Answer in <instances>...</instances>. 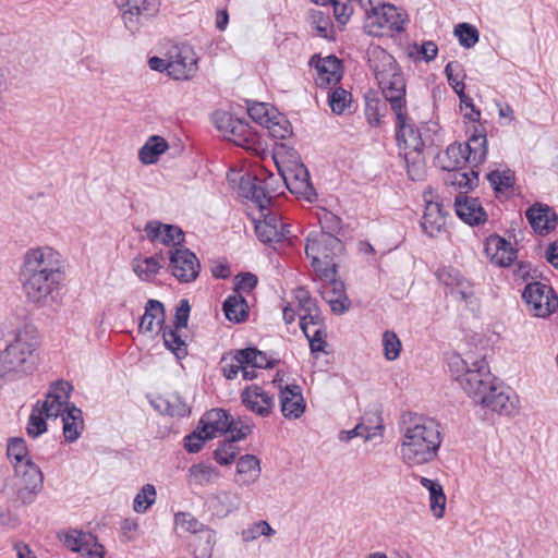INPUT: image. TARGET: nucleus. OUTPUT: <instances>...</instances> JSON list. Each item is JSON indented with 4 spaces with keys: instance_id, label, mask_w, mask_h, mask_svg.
Listing matches in <instances>:
<instances>
[{
    "instance_id": "1",
    "label": "nucleus",
    "mask_w": 558,
    "mask_h": 558,
    "mask_svg": "<svg viewBox=\"0 0 558 558\" xmlns=\"http://www.w3.org/2000/svg\"><path fill=\"white\" fill-rule=\"evenodd\" d=\"M400 452L409 465H421L433 461L442 442L440 424L434 418L408 412L402 415Z\"/></svg>"
},
{
    "instance_id": "2",
    "label": "nucleus",
    "mask_w": 558,
    "mask_h": 558,
    "mask_svg": "<svg viewBox=\"0 0 558 558\" xmlns=\"http://www.w3.org/2000/svg\"><path fill=\"white\" fill-rule=\"evenodd\" d=\"M4 342V349L0 350V371L3 377L15 380L31 374L36 363L34 353L39 345L36 327L24 324L9 332Z\"/></svg>"
},
{
    "instance_id": "3",
    "label": "nucleus",
    "mask_w": 558,
    "mask_h": 558,
    "mask_svg": "<svg viewBox=\"0 0 558 558\" xmlns=\"http://www.w3.org/2000/svg\"><path fill=\"white\" fill-rule=\"evenodd\" d=\"M371 69L389 102L391 110L398 111L407 108V84L402 69L390 53L380 47L372 50L369 58Z\"/></svg>"
},
{
    "instance_id": "4",
    "label": "nucleus",
    "mask_w": 558,
    "mask_h": 558,
    "mask_svg": "<svg viewBox=\"0 0 558 558\" xmlns=\"http://www.w3.org/2000/svg\"><path fill=\"white\" fill-rule=\"evenodd\" d=\"M344 251L343 242L337 235L312 231L306 236L305 255L319 278H329L338 274L336 258Z\"/></svg>"
},
{
    "instance_id": "5",
    "label": "nucleus",
    "mask_w": 558,
    "mask_h": 558,
    "mask_svg": "<svg viewBox=\"0 0 558 558\" xmlns=\"http://www.w3.org/2000/svg\"><path fill=\"white\" fill-rule=\"evenodd\" d=\"M470 397L483 407L502 415L511 414L514 409L512 400L515 396L512 390L499 383L492 373L488 378L483 379V386L478 387V391L474 389Z\"/></svg>"
},
{
    "instance_id": "6",
    "label": "nucleus",
    "mask_w": 558,
    "mask_h": 558,
    "mask_svg": "<svg viewBox=\"0 0 558 558\" xmlns=\"http://www.w3.org/2000/svg\"><path fill=\"white\" fill-rule=\"evenodd\" d=\"M448 366L451 376L459 381L469 396L474 392V389L478 391V387L483 386V379L490 376L485 356L469 362L460 355H454L449 360Z\"/></svg>"
},
{
    "instance_id": "7",
    "label": "nucleus",
    "mask_w": 558,
    "mask_h": 558,
    "mask_svg": "<svg viewBox=\"0 0 558 558\" xmlns=\"http://www.w3.org/2000/svg\"><path fill=\"white\" fill-rule=\"evenodd\" d=\"M521 296L536 317L547 318L558 310L557 292L541 281L526 282Z\"/></svg>"
},
{
    "instance_id": "8",
    "label": "nucleus",
    "mask_w": 558,
    "mask_h": 558,
    "mask_svg": "<svg viewBox=\"0 0 558 558\" xmlns=\"http://www.w3.org/2000/svg\"><path fill=\"white\" fill-rule=\"evenodd\" d=\"M62 264L59 254L50 247L31 248L23 259L20 271L48 275L53 281L54 277L63 278Z\"/></svg>"
},
{
    "instance_id": "9",
    "label": "nucleus",
    "mask_w": 558,
    "mask_h": 558,
    "mask_svg": "<svg viewBox=\"0 0 558 558\" xmlns=\"http://www.w3.org/2000/svg\"><path fill=\"white\" fill-rule=\"evenodd\" d=\"M122 12L125 27L134 34L154 17L160 8L159 0H116Z\"/></svg>"
},
{
    "instance_id": "10",
    "label": "nucleus",
    "mask_w": 558,
    "mask_h": 558,
    "mask_svg": "<svg viewBox=\"0 0 558 558\" xmlns=\"http://www.w3.org/2000/svg\"><path fill=\"white\" fill-rule=\"evenodd\" d=\"M167 254L171 275L179 282L190 283L196 280L201 271V263L195 253L184 246L169 250Z\"/></svg>"
},
{
    "instance_id": "11",
    "label": "nucleus",
    "mask_w": 558,
    "mask_h": 558,
    "mask_svg": "<svg viewBox=\"0 0 558 558\" xmlns=\"http://www.w3.org/2000/svg\"><path fill=\"white\" fill-rule=\"evenodd\" d=\"M20 280L28 301L44 305L48 296L52 298L54 291L59 290L63 278L54 277L52 281L48 275L20 271Z\"/></svg>"
},
{
    "instance_id": "12",
    "label": "nucleus",
    "mask_w": 558,
    "mask_h": 558,
    "mask_svg": "<svg viewBox=\"0 0 558 558\" xmlns=\"http://www.w3.org/2000/svg\"><path fill=\"white\" fill-rule=\"evenodd\" d=\"M226 138L252 155L263 156L266 154V142L245 119L238 118Z\"/></svg>"
},
{
    "instance_id": "13",
    "label": "nucleus",
    "mask_w": 558,
    "mask_h": 558,
    "mask_svg": "<svg viewBox=\"0 0 558 558\" xmlns=\"http://www.w3.org/2000/svg\"><path fill=\"white\" fill-rule=\"evenodd\" d=\"M308 65L317 71L315 83L319 88L337 85L343 77V64L336 54L320 57L315 53L311 57Z\"/></svg>"
},
{
    "instance_id": "14",
    "label": "nucleus",
    "mask_w": 558,
    "mask_h": 558,
    "mask_svg": "<svg viewBox=\"0 0 558 558\" xmlns=\"http://www.w3.org/2000/svg\"><path fill=\"white\" fill-rule=\"evenodd\" d=\"M396 113V142L400 149H424L425 143L421 132L409 117L407 108L395 111Z\"/></svg>"
},
{
    "instance_id": "15",
    "label": "nucleus",
    "mask_w": 558,
    "mask_h": 558,
    "mask_svg": "<svg viewBox=\"0 0 558 558\" xmlns=\"http://www.w3.org/2000/svg\"><path fill=\"white\" fill-rule=\"evenodd\" d=\"M144 232L151 243L158 242L165 246L184 247L185 233L177 225L149 220L144 226Z\"/></svg>"
},
{
    "instance_id": "16",
    "label": "nucleus",
    "mask_w": 558,
    "mask_h": 558,
    "mask_svg": "<svg viewBox=\"0 0 558 558\" xmlns=\"http://www.w3.org/2000/svg\"><path fill=\"white\" fill-rule=\"evenodd\" d=\"M453 205L457 217L471 227H477L487 221V213L477 197L459 193L454 197Z\"/></svg>"
},
{
    "instance_id": "17",
    "label": "nucleus",
    "mask_w": 558,
    "mask_h": 558,
    "mask_svg": "<svg viewBox=\"0 0 558 558\" xmlns=\"http://www.w3.org/2000/svg\"><path fill=\"white\" fill-rule=\"evenodd\" d=\"M240 397L242 404L260 417H268L275 409L274 396L256 384L247 386Z\"/></svg>"
},
{
    "instance_id": "18",
    "label": "nucleus",
    "mask_w": 558,
    "mask_h": 558,
    "mask_svg": "<svg viewBox=\"0 0 558 558\" xmlns=\"http://www.w3.org/2000/svg\"><path fill=\"white\" fill-rule=\"evenodd\" d=\"M463 162L469 163L471 167L478 169V167L486 160L488 147L486 130L483 125H473L472 133L469 138L463 143Z\"/></svg>"
},
{
    "instance_id": "19",
    "label": "nucleus",
    "mask_w": 558,
    "mask_h": 558,
    "mask_svg": "<svg viewBox=\"0 0 558 558\" xmlns=\"http://www.w3.org/2000/svg\"><path fill=\"white\" fill-rule=\"evenodd\" d=\"M196 64L197 59L190 46L174 47L169 54V76L174 80L189 78L195 72Z\"/></svg>"
},
{
    "instance_id": "20",
    "label": "nucleus",
    "mask_w": 558,
    "mask_h": 558,
    "mask_svg": "<svg viewBox=\"0 0 558 558\" xmlns=\"http://www.w3.org/2000/svg\"><path fill=\"white\" fill-rule=\"evenodd\" d=\"M484 251L490 262L499 267L510 266L518 257V251L510 241L496 233L486 239Z\"/></svg>"
},
{
    "instance_id": "21",
    "label": "nucleus",
    "mask_w": 558,
    "mask_h": 558,
    "mask_svg": "<svg viewBox=\"0 0 558 558\" xmlns=\"http://www.w3.org/2000/svg\"><path fill=\"white\" fill-rule=\"evenodd\" d=\"M525 217L532 229L539 235H546L556 229L558 216L546 204L535 203L527 207Z\"/></svg>"
},
{
    "instance_id": "22",
    "label": "nucleus",
    "mask_w": 558,
    "mask_h": 558,
    "mask_svg": "<svg viewBox=\"0 0 558 558\" xmlns=\"http://www.w3.org/2000/svg\"><path fill=\"white\" fill-rule=\"evenodd\" d=\"M439 166L441 170L447 172L444 177L445 184L464 190L463 193L465 194L478 185V169L471 167L468 171L465 168H453L452 165H445L441 159H439Z\"/></svg>"
},
{
    "instance_id": "23",
    "label": "nucleus",
    "mask_w": 558,
    "mask_h": 558,
    "mask_svg": "<svg viewBox=\"0 0 558 558\" xmlns=\"http://www.w3.org/2000/svg\"><path fill=\"white\" fill-rule=\"evenodd\" d=\"M202 428L213 434V438L217 435H227L235 429V420L229 411L220 408L211 409L203 414L199 420Z\"/></svg>"
},
{
    "instance_id": "24",
    "label": "nucleus",
    "mask_w": 558,
    "mask_h": 558,
    "mask_svg": "<svg viewBox=\"0 0 558 558\" xmlns=\"http://www.w3.org/2000/svg\"><path fill=\"white\" fill-rule=\"evenodd\" d=\"M280 410L282 415L288 418H299L305 412V401L302 395V389L299 385H286L281 388L279 395Z\"/></svg>"
},
{
    "instance_id": "25",
    "label": "nucleus",
    "mask_w": 558,
    "mask_h": 558,
    "mask_svg": "<svg viewBox=\"0 0 558 558\" xmlns=\"http://www.w3.org/2000/svg\"><path fill=\"white\" fill-rule=\"evenodd\" d=\"M372 25L379 28H388L397 33L404 31L405 21L398 12L397 8L390 3H384L380 7L373 8L372 13L367 14Z\"/></svg>"
},
{
    "instance_id": "26",
    "label": "nucleus",
    "mask_w": 558,
    "mask_h": 558,
    "mask_svg": "<svg viewBox=\"0 0 558 558\" xmlns=\"http://www.w3.org/2000/svg\"><path fill=\"white\" fill-rule=\"evenodd\" d=\"M63 388L65 389V391L68 390V392H71L73 389V386L68 381L57 380L50 386V388L46 395V399L43 401H40V400L37 401L36 404H39V410H41L46 416H50V417H58L59 415L62 416L64 407L66 405V403L69 401L62 399V395H57L54 391L63 390Z\"/></svg>"
},
{
    "instance_id": "27",
    "label": "nucleus",
    "mask_w": 558,
    "mask_h": 558,
    "mask_svg": "<svg viewBox=\"0 0 558 558\" xmlns=\"http://www.w3.org/2000/svg\"><path fill=\"white\" fill-rule=\"evenodd\" d=\"M263 220L255 223V234L257 239L264 244L279 243L284 239V233L279 230L280 218L272 213L267 210L262 214Z\"/></svg>"
},
{
    "instance_id": "28",
    "label": "nucleus",
    "mask_w": 558,
    "mask_h": 558,
    "mask_svg": "<svg viewBox=\"0 0 558 558\" xmlns=\"http://www.w3.org/2000/svg\"><path fill=\"white\" fill-rule=\"evenodd\" d=\"M82 410L74 403L68 402L62 413L63 436L66 442L76 441L84 428Z\"/></svg>"
},
{
    "instance_id": "29",
    "label": "nucleus",
    "mask_w": 558,
    "mask_h": 558,
    "mask_svg": "<svg viewBox=\"0 0 558 558\" xmlns=\"http://www.w3.org/2000/svg\"><path fill=\"white\" fill-rule=\"evenodd\" d=\"M240 496L232 492H219L208 497V510L217 518H226L240 506Z\"/></svg>"
},
{
    "instance_id": "30",
    "label": "nucleus",
    "mask_w": 558,
    "mask_h": 558,
    "mask_svg": "<svg viewBox=\"0 0 558 558\" xmlns=\"http://www.w3.org/2000/svg\"><path fill=\"white\" fill-rule=\"evenodd\" d=\"M283 179L292 194L303 195L307 201H311L308 194H315L310 172L303 163L295 166L291 177H283Z\"/></svg>"
},
{
    "instance_id": "31",
    "label": "nucleus",
    "mask_w": 558,
    "mask_h": 558,
    "mask_svg": "<svg viewBox=\"0 0 558 558\" xmlns=\"http://www.w3.org/2000/svg\"><path fill=\"white\" fill-rule=\"evenodd\" d=\"M144 315L138 324L140 332H151L154 330V320L158 318L159 331L166 326V310L162 302L149 299L144 308Z\"/></svg>"
},
{
    "instance_id": "32",
    "label": "nucleus",
    "mask_w": 558,
    "mask_h": 558,
    "mask_svg": "<svg viewBox=\"0 0 558 558\" xmlns=\"http://www.w3.org/2000/svg\"><path fill=\"white\" fill-rule=\"evenodd\" d=\"M222 312L229 322L241 324L248 318L250 307L241 293H233L223 301Z\"/></svg>"
},
{
    "instance_id": "33",
    "label": "nucleus",
    "mask_w": 558,
    "mask_h": 558,
    "mask_svg": "<svg viewBox=\"0 0 558 558\" xmlns=\"http://www.w3.org/2000/svg\"><path fill=\"white\" fill-rule=\"evenodd\" d=\"M238 483L247 486L256 482L260 475V460L254 454H244L236 462Z\"/></svg>"
},
{
    "instance_id": "34",
    "label": "nucleus",
    "mask_w": 558,
    "mask_h": 558,
    "mask_svg": "<svg viewBox=\"0 0 558 558\" xmlns=\"http://www.w3.org/2000/svg\"><path fill=\"white\" fill-rule=\"evenodd\" d=\"M15 473L21 476L20 486L32 487L33 489H43L44 475L40 468L26 459L24 463L14 464Z\"/></svg>"
},
{
    "instance_id": "35",
    "label": "nucleus",
    "mask_w": 558,
    "mask_h": 558,
    "mask_svg": "<svg viewBox=\"0 0 558 558\" xmlns=\"http://www.w3.org/2000/svg\"><path fill=\"white\" fill-rule=\"evenodd\" d=\"M169 145L160 135H151L138 150V159L143 165H154L158 161Z\"/></svg>"
},
{
    "instance_id": "36",
    "label": "nucleus",
    "mask_w": 558,
    "mask_h": 558,
    "mask_svg": "<svg viewBox=\"0 0 558 558\" xmlns=\"http://www.w3.org/2000/svg\"><path fill=\"white\" fill-rule=\"evenodd\" d=\"M182 329L165 326L160 332L162 335L163 344L178 360H182L187 355V344L182 339Z\"/></svg>"
},
{
    "instance_id": "37",
    "label": "nucleus",
    "mask_w": 558,
    "mask_h": 558,
    "mask_svg": "<svg viewBox=\"0 0 558 558\" xmlns=\"http://www.w3.org/2000/svg\"><path fill=\"white\" fill-rule=\"evenodd\" d=\"M219 471L213 464L199 462L189 469L190 482L197 486H205L219 477Z\"/></svg>"
},
{
    "instance_id": "38",
    "label": "nucleus",
    "mask_w": 558,
    "mask_h": 558,
    "mask_svg": "<svg viewBox=\"0 0 558 558\" xmlns=\"http://www.w3.org/2000/svg\"><path fill=\"white\" fill-rule=\"evenodd\" d=\"M486 179L496 195L504 194L505 191L512 189L515 183L514 172L510 169L502 171L498 169L492 170L486 174Z\"/></svg>"
},
{
    "instance_id": "39",
    "label": "nucleus",
    "mask_w": 558,
    "mask_h": 558,
    "mask_svg": "<svg viewBox=\"0 0 558 558\" xmlns=\"http://www.w3.org/2000/svg\"><path fill=\"white\" fill-rule=\"evenodd\" d=\"M308 23L316 31L317 36L333 40L332 23L327 13L320 10L312 9L308 13Z\"/></svg>"
},
{
    "instance_id": "40",
    "label": "nucleus",
    "mask_w": 558,
    "mask_h": 558,
    "mask_svg": "<svg viewBox=\"0 0 558 558\" xmlns=\"http://www.w3.org/2000/svg\"><path fill=\"white\" fill-rule=\"evenodd\" d=\"M423 150L414 151V149H411V151L404 154L408 175L412 181H420L424 178L425 158Z\"/></svg>"
},
{
    "instance_id": "41",
    "label": "nucleus",
    "mask_w": 558,
    "mask_h": 558,
    "mask_svg": "<svg viewBox=\"0 0 558 558\" xmlns=\"http://www.w3.org/2000/svg\"><path fill=\"white\" fill-rule=\"evenodd\" d=\"M453 34L458 38L460 46L465 49L473 48L480 40L478 29L466 22L457 24L453 28Z\"/></svg>"
},
{
    "instance_id": "42",
    "label": "nucleus",
    "mask_w": 558,
    "mask_h": 558,
    "mask_svg": "<svg viewBox=\"0 0 558 558\" xmlns=\"http://www.w3.org/2000/svg\"><path fill=\"white\" fill-rule=\"evenodd\" d=\"M211 439L213 434L208 435L198 422L196 428L183 438V447L189 453H197L203 449L206 441Z\"/></svg>"
},
{
    "instance_id": "43",
    "label": "nucleus",
    "mask_w": 558,
    "mask_h": 558,
    "mask_svg": "<svg viewBox=\"0 0 558 558\" xmlns=\"http://www.w3.org/2000/svg\"><path fill=\"white\" fill-rule=\"evenodd\" d=\"M88 542H95V535L90 532L84 533L77 530H71L64 534L63 545L73 553L82 555L84 546Z\"/></svg>"
},
{
    "instance_id": "44",
    "label": "nucleus",
    "mask_w": 558,
    "mask_h": 558,
    "mask_svg": "<svg viewBox=\"0 0 558 558\" xmlns=\"http://www.w3.org/2000/svg\"><path fill=\"white\" fill-rule=\"evenodd\" d=\"M48 418H50V416H46L44 412L39 410V404H35L28 417L26 427L27 435L32 438H37L46 433Z\"/></svg>"
},
{
    "instance_id": "45",
    "label": "nucleus",
    "mask_w": 558,
    "mask_h": 558,
    "mask_svg": "<svg viewBox=\"0 0 558 558\" xmlns=\"http://www.w3.org/2000/svg\"><path fill=\"white\" fill-rule=\"evenodd\" d=\"M156 488L153 484H145L133 500V509L137 513L146 512L156 501Z\"/></svg>"
},
{
    "instance_id": "46",
    "label": "nucleus",
    "mask_w": 558,
    "mask_h": 558,
    "mask_svg": "<svg viewBox=\"0 0 558 558\" xmlns=\"http://www.w3.org/2000/svg\"><path fill=\"white\" fill-rule=\"evenodd\" d=\"M352 94L343 87H337L328 95V104L333 113L341 114L350 108Z\"/></svg>"
},
{
    "instance_id": "47",
    "label": "nucleus",
    "mask_w": 558,
    "mask_h": 558,
    "mask_svg": "<svg viewBox=\"0 0 558 558\" xmlns=\"http://www.w3.org/2000/svg\"><path fill=\"white\" fill-rule=\"evenodd\" d=\"M266 128L275 138L286 140L292 135V125L287 117L280 112L272 114V121L267 123Z\"/></svg>"
},
{
    "instance_id": "48",
    "label": "nucleus",
    "mask_w": 558,
    "mask_h": 558,
    "mask_svg": "<svg viewBox=\"0 0 558 558\" xmlns=\"http://www.w3.org/2000/svg\"><path fill=\"white\" fill-rule=\"evenodd\" d=\"M277 109L269 108L265 102H253L247 107L248 117L257 124L266 126L267 123L272 121V114H276Z\"/></svg>"
},
{
    "instance_id": "49",
    "label": "nucleus",
    "mask_w": 558,
    "mask_h": 558,
    "mask_svg": "<svg viewBox=\"0 0 558 558\" xmlns=\"http://www.w3.org/2000/svg\"><path fill=\"white\" fill-rule=\"evenodd\" d=\"M373 429L374 432H371L372 428L369 426L365 425L364 423H359L354 428L350 430H341L338 438L340 441L344 442L350 441L354 437H362L364 440H369L372 437L376 436V430L384 429L383 423L379 422Z\"/></svg>"
},
{
    "instance_id": "50",
    "label": "nucleus",
    "mask_w": 558,
    "mask_h": 558,
    "mask_svg": "<svg viewBox=\"0 0 558 558\" xmlns=\"http://www.w3.org/2000/svg\"><path fill=\"white\" fill-rule=\"evenodd\" d=\"M302 312L303 314H300V328L303 331L304 336H307V328L310 324L315 326L325 325L324 317L322 315L317 301L313 303V305L307 306Z\"/></svg>"
},
{
    "instance_id": "51",
    "label": "nucleus",
    "mask_w": 558,
    "mask_h": 558,
    "mask_svg": "<svg viewBox=\"0 0 558 558\" xmlns=\"http://www.w3.org/2000/svg\"><path fill=\"white\" fill-rule=\"evenodd\" d=\"M174 522L178 526L183 529L186 532H190L192 534H197L201 532H208L211 531L202 522H199L192 513L190 512H178L174 515Z\"/></svg>"
},
{
    "instance_id": "52",
    "label": "nucleus",
    "mask_w": 558,
    "mask_h": 558,
    "mask_svg": "<svg viewBox=\"0 0 558 558\" xmlns=\"http://www.w3.org/2000/svg\"><path fill=\"white\" fill-rule=\"evenodd\" d=\"M444 226V216L436 215L435 213L425 209L421 220V227L424 233L430 238H434L442 230Z\"/></svg>"
},
{
    "instance_id": "53",
    "label": "nucleus",
    "mask_w": 558,
    "mask_h": 558,
    "mask_svg": "<svg viewBox=\"0 0 558 558\" xmlns=\"http://www.w3.org/2000/svg\"><path fill=\"white\" fill-rule=\"evenodd\" d=\"M463 144L454 142L447 147L444 157L438 156L437 159H441L445 165H452L453 168H465Z\"/></svg>"
},
{
    "instance_id": "54",
    "label": "nucleus",
    "mask_w": 558,
    "mask_h": 558,
    "mask_svg": "<svg viewBox=\"0 0 558 558\" xmlns=\"http://www.w3.org/2000/svg\"><path fill=\"white\" fill-rule=\"evenodd\" d=\"M272 534H275V530L265 520L255 522L252 525H250L247 529H244L241 532L242 539H243V542H246V543L255 541L262 535L270 536Z\"/></svg>"
},
{
    "instance_id": "55",
    "label": "nucleus",
    "mask_w": 558,
    "mask_h": 558,
    "mask_svg": "<svg viewBox=\"0 0 558 558\" xmlns=\"http://www.w3.org/2000/svg\"><path fill=\"white\" fill-rule=\"evenodd\" d=\"M444 72L449 85L457 95H459L461 92H464L465 84L462 81H459L460 74L463 73L461 63L458 61H450L446 64Z\"/></svg>"
},
{
    "instance_id": "56",
    "label": "nucleus",
    "mask_w": 558,
    "mask_h": 558,
    "mask_svg": "<svg viewBox=\"0 0 558 558\" xmlns=\"http://www.w3.org/2000/svg\"><path fill=\"white\" fill-rule=\"evenodd\" d=\"M436 277L442 284L451 287L452 289L464 284V280H466L460 270L451 266L439 268L436 271Z\"/></svg>"
},
{
    "instance_id": "57",
    "label": "nucleus",
    "mask_w": 558,
    "mask_h": 558,
    "mask_svg": "<svg viewBox=\"0 0 558 558\" xmlns=\"http://www.w3.org/2000/svg\"><path fill=\"white\" fill-rule=\"evenodd\" d=\"M27 447L25 440L20 437L10 438L7 447V454L9 459L15 461V464L24 463L27 459Z\"/></svg>"
},
{
    "instance_id": "58",
    "label": "nucleus",
    "mask_w": 558,
    "mask_h": 558,
    "mask_svg": "<svg viewBox=\"0 0 558 558\" xmlns=\"http://www.w3.org/2000/svg\"><path fill=\"white\" fill-rule=\"evenodd\" d=\"M258 284V278L250 271L239 272L234 277V293H251Z\"/></svg>"
},
{
    "instance_id": "59",
    "label": "nucleus",
    "mask_w": 558,
    "mask_h": 558,
    "mask_svg": "<svg viewBox=\"0 0 558 558\" xmlns=\"http://www.w3.org/2000/svg\"><path fill=\"white\" fill-rule=\"evenodd\" d=\"M383 345L388 361H393L400 355L401 341L393 331L386 330L383 333Z\"/></svg>"
},
{
    "instance_id": "60",
    "label": "nucleus",
    "mask_w": 558,
    "mask_h": 558,
    "mask_svg": "<svg viewBox=\"0 0 558 558\" xmlns=\"http://www.w3.org/2000/svg\"><path fill=\"white\" fill-rule=\"evenodd\" d=\"M133 270L141 280L150 281L159 272L160 265L154 258L147 256L142 264H134Z\"/></svg>"
},
{
    "instance_id": "61",
    "label": "nucleus",
    "mask_w": 558,
    "mask_h": 558,
    "mask_svg": "<svg viewBox=\"0 0 558 558\" xmlns=\"http://www.w3.org/2000/svg\"><path fill=\"white\" fill-rule=\"evenodd\" d=\"M319 225L322 227V231L318 233H329L330 235H336L342 229L341 218L328 210L319 217Z\"/></svg>"
},
{
    "instance_id": "62",
    "label": "nucleus",
    "mask_w": 558,
    "mask_h": 558,
    "mask_svg": "<svg viewBox=\"0 0 558 558\" xmlns=\"http://www.w3.org/2000/svg\"><path fill=\"white\" fill-rule=\"evenodd\" d=\"M332 10L336 21L340 25H345L353 13L352 0H335Z\"/></svg>"
},
{
    "instance_id": "63",
    "label": "nucleus",
    "mask_w": 558,
    "mask_h": 558,
    "mask_svg": "<svg viewBox=\"0 0 558 558\" xmlns=\"http://www.w3.org/2000/svg\"><path fill=\"white\" fill-rule=\"evenodd\" d=\"M191 413L190 407L186 404L180 393L173 392L169 396V415L184 417Z\"/></svg>"
},
{
    "instance_id": "64",
    "label": "nucleus",
    "mask_w": 558,
    "mask_h": 558,
    "mask_svg": "<svg viewBox=\"0 0 558 558\" xmlns=\"http://www.w3.org/2000/svg\"><path fill=\"white\" fill-rule=\"evenodd\" d=\"M191 314V305L187 299H181L175 306V314L173 319V327L175 329H183L187 327Z\"/></svg>"
}]
</instances>
